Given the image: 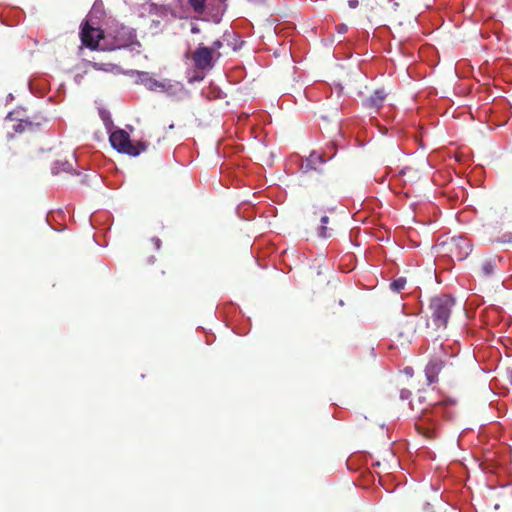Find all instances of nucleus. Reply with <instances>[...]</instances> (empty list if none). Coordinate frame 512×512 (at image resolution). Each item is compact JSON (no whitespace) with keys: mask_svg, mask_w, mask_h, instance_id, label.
Listing matches in <instances>:
<instances>
[{"mask_svg":"<svg viewBox=\"0 0 512 512\" xmlns=\"http://www.w3.org/2000/svg\"><path fill=\"white\" fill-rule=\"evenodd\" d=\"M214 57L213 51L202 44H200L192 54L194 65L199 70L211 69L213 67Z\"/></svg>","mask_w":512,"mask_h":512,"instance_id":"obj_8","label":"nucleus"},{"mask_svg":"<svg viewBox=\"0 0 512 512\" xmlns=\"http://www.w3.org/2000/svg\"><path fill=\"white\" fill-rule=\"evenodd\" d=\"M386 96L387 95L383 89H377L369 98L364 101V106L367 109L378 111L382 107Z\"/></svg>","mask_w":512,"mask_h":512,"instance_id":"obj_10","label":"nucleus"},{"mask_svg":"<svg viewBox=\"0 0 512 512\" xmlns=\"http://www.w3.org/2000/svg\"><path fill=\"white\" fill-rule=\"evenodd\" d=\"M417 330L416 317L410 316L400 320L395 328L397 339L402 343H409Z\"/></svg>","mask_w":512,"mask_h":512,"instance_id":"obj_7","label":"nucleus"},{"mask_svg":"<svg viewBox=\"0 0 512 512\" xmlns=\"http://www.w3.org/2000/svg\"><path fill=\"white\" fill-rule=\"evenodd\" d=\"M223 47V43L220 40H215L212 43L211 47H208V49H211L213 51V55L217 58L220 57V53L218 52L219 49Z\"/></svg>","mask_w":512,"mask_h":512,"instance_id":"obj_19","label":"nucleus"},{"mask_svg":"<svg viewBox=\"0 0 512 512\" xmlns=\"http://www.w3.org/2000/svg\"><path fill=\"white\" fill-rule=\"evenodd\" d=\"M198 31H199V30H198V28H196V27H193V28H192V33H196V32H198Z\"/></svg>","mask_w":512,"mask_h":512,"instance_id":"obj_25","label":"nucleus"},{"mask_svg":"<svg viewBox=\"0 0 512 512\" xmlns=\"http://www.w3.org/2000/svg\"><path fill=\"white\" fill-rule=\"evenodd\" d=\"M406 283H407L406 278L399 277L391 282L390 288L395 292H400L401 290L404 289Z\"/></svg>","mask_w":512,"mask_h":512,"instance_id":"obj_15","label":"nucleus"},{"mask_svg":"<svg viewBox=\"0 0 512 512\" xmlns=\"http://www.w3.org/2000/svg\"><path fill=\"white\" fill-rule=\"evenodd\" d=\"M415 427L418 432L427 439H434L437 437L436 425L434 423L428 424L425 416L416 422Z\"/></svg>","mask_w":512,"mask_h":512,"instance_id":"obj_11","label":"nucleus"},{"mask_svg":"<svg viewBox=\"0 0 512 512\" xmlns=\"http://www.w3.org/2000/svg\"><path fill=\"white\" fill-rule=\"evenodd\" d=\"M151 242L153 243L154 248H155L156 250H159V249L161 248V244H162V242H161V240H160L159 238H157V237H153V238L151 239Z\"/></svg>","mask_w":512,"mask_h":512,"instance_id":"obj_20","label":"nucleus"},{"mask_svg":"<svg viewBox=\"0 0 512 512\" xmlns=\"http://www.w3.org/2000/svg\"><path fill=\"white\" fill-rule=\"evenodd\" d=\"M399 175L400 176H408V178L410 180H413L414 178H416L418 176V171L413 169L412 167H404L402 168L400 171H399Z\"/></svg>","mask_w":512,"mask_h":512,"instance_id":"obj_17","label":"nucleus"},{"mask_svg":"<svg viewBox=\"0 0 512 512\" xmlns=\"http://www.w3.org/2000/svg\"><path fill=\"white\" fill-rule=\"evenodd\" d=\"M496 260V257H489L484 259L481 262L480 274L484 277H489L493 275L497 268Z\"/></svg>","mask_w":512,"mask_h":512,"instance_id":"obj_12","label":"nucleus"},{"mask_svg":"<svg viewBox=\"0 0 512 512\" xmlns=\"http://www.w3.org/2000/svg\"><path fill=\"white\" fill-rule=\"evenodd\" d=\"M454 304V299L448 295L432 298L429 305L430 316L426 323L427 328L431 326L434 331L446 328Z\"/></svg>","mask_w":512,"mask_h":512,"instance_id":"obj_1","label":"nucleus"},{"mask_svg":"<svg viewBox=\"0 0 512 512\" xmlns=\"http://www.w3.org/2000/svg\"><path fill=\"white\" fill-rule=\"evenodd\" d=\"M317 158H318L320 161H322V162H323V161H325V160L322 158V156H318Z\"/></svg>","mask_w":512,"mask_h":512,"instance_id":"obj_26","label":"nucleus"},{"mask_svg":"<svg viewBox=\"0 0 512 512\" xmlns=\"http://www.w3.org/2000/svg\"><path fill=\"white\" fill-rule=\"evenodd\" d=\"M193 11L199 15H208L218 21L226 10V0H188Z\"/></svg>","mask_w":512,"mask_h":512,"instance_id":"obj_5","label":"nucleus"},{"mask_svg":"<svg viewBox=\"0 0 512 512\" xmlns=\"http://www.w3.org/2000/svg\"><path fill=\"white\" fill-rule=\"evenodd\" d=\"M80 36L82 44L91 50H94L97 48L99 40L103 38V31L93 28L88 22H86L82 27Z\"/></svg>","mask_w":512,"mask_h":512,"instance_id":"obj_9","label":"nucleus"},{"mask_svg":"<svg viewBox=\"0 0 512 512\" xmlns=\"http://www.w3.org/2000/svg\"><path fill=\"white\" fill-rule=\"evenodd\" d=\"M148 87H149L150 90H153V91H156V90H159V89L160 90H164L165 84L162 83V82H159V81H157L155 79H150L148 81Z\"/></svg>","mask_w":512,"mask_h":512,"instance_id":"obj_18","label":"nucleus"},{"mask_svg":"<svg viewBox=\"0 0 512 512\" xmlns=\"http://www.w3.org/2000/svg\"><path fill=\"white\" fill-rule=\"evenodd\" d=\"M314 157H315V154H314V153H312V154L310 155V161H311V162H313V161H314Z\"/></svg>","mask_w":512,"mask_h":512,"instance_id":"obj_23","label":"nucleus"},{"mask_svg":"<svg viewBox=\"0 0 512 512\" xmlns=\"http://www.w3.org/2000/svg\"><path fill=\"white\" fill-rule=\"evenodd\" d=\"M457 353L458 350L455 351L441 344L440 351L430 359L425 368V375L429 384L438 381L441 372L448 374L453 371L454 365L449 359Z\"/></svg>","mask_w":512,"mask_h":512,"instance_id":"obj_2","label":"nucleus"},{"mask_svg":"<svg viewBox=\"0 0 512 512\" xmlns=\"http://www.w3.org/2000/svg\"><path fill=\"white\" fill-rule=\"evenodd\" d=\"M348 4H349L350 8L354 9L359 5V1L358 0H350L348 2Z\"/></svg>","mask_w":512,"mask_h":512,"instance_id":"obj_22","label":"nucleus"},{"mask_svg":"<svg viewBox=\"0 0 512 512\" xmlns=\"http://www.w3.org/2000/svg\"><path fill=\"white\" fill-rule=\"evenodd\" d=\"M443 253L448 255L451 260L462 261L466 259L472 251V244L469 239L463 236L452 237L440 244Z\"/></svg>","mask_w":512,"mask_h":512,"instance_id":"obj_4","label":"nucleus"},{"mask_svg":"<svg viewBox=\"0 0 512 512\" xmlns=\"http://www.w3.org/2000/svg\"><path fill=\"white\" fill-rule=\"evenodd\" d=\"M113 37V46L114 48L121 49L126 47H131L135 44L139 45L137 41L136 33L134 29L121 25L117 26L112 31Z\"/></svg>","mask_w":512,"mask_h":512,"instance_id":"obj_6","label":"nucleus"},{"mask_svg":"<svg viewBox=\"0 0 512 512\" xmlns=\"http://www.w3.org/2000/svg\"><path fill=\"white\" fill-rule=\"evenodd\" d=\"M167 274H169V276H172V277H178L179 274H180V271L178 269H176V268L170 267L168 269V272L165 271V270H162L160 272V276H158L157 279L159 281H164V280L167 279Z\"/></svg>","mask_w":512,"mask_h":512,"instance_id":"obj_16","label":"nucleus"},{"mask_svg":"<svg viewBox=\"0 0 512 512\" xmlns=\"http://www.w3.org/2000/svg\"><path fill=\"white\" fill-rule=\"evenodd\" d=\"M155 260H156V259H155V257H153V256H152L151 258H149V262H150V263H154V262H155Z\"/></svg>","mask_w":512,"mask_h":512,"instance_id":"obj_24","label":"nucleus"},{"mask_svg":"<svg viewBox=\"0 0 512 512\" xmlns=\"http://www.w3.org/2000/svg\"><path fill=\"white\" fill-rule=\"evenodd\" d=\"M109 141L112 147L118 152L133 157L138 156L147 149V144L145 142L138 141L133 143L129 134L123 129H118L112 132L109 137Z\"/></svg>","mask_w":512,"mask_h":512,"instance_id":"obj_3","label":"nucleus"},{"mask_svg":"<svg viewBox=\"0 0 512 512\" xmlns=\"http://www.w3.org/2000/svg\"><path fill=\"white\" fill-rule=\"evenodd\" d=\"M320 221L322 223V226L319 228V233H318L319 236L322 237V238L330 237L331 233L328 231V229L326 227V224L329 221L328 216L324 213L323 215H321Z\"/></svg>","mask_w":512,"mask_h":512,"instance_id":"obj_14","label":"nucleus"},{"mask_svg":"<svg viewBox=\"0 0 512 512\" xmlns=\"http://www.w3.org/2000/svg\"><path fill=\"white\" fill-rule=\"evenodd\" d=\"M347 30H348L347 25H345V24H339V25H337V31H338V33L344 34V33H346V32H347Z\"/></svg>","mask_w":512,"mask_h":512,"instance_id":"obj_21","label":"nucleus"},{"mask_svg":"<svg viewBox=\"0 0 512 512\" xmlns=\"http://www.w3.org/2000/svg\"><path fill=\"white\" fill-rule=\"evenodd\" d=\"M73 170V165L65 160V161H57L55 163V167L53 168V173L58 174L60 172L70 173Z\"/></svg>","mask_w":512,"mask_h":512,"instance_id":"obj_13","label":"nucleus"}]
</instances>
